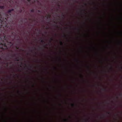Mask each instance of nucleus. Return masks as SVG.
I'll return each instance as SVG.
<instances>
[{
    "mask_svg": "<svg viewBox=\"0 0 122 122\" xmlns=\"http://www.w3.org/2000/svg\"><path fill=\"white\" fill-rule=\"evenodd\" d=\"M51 16L50 15H48L47 16H46V17L47 18V19L48 18H50Z\"/></svg>",
    "mask_w": 122,
    "mask_h": 122,
    "instance_id": "obj_6",
    "label": "nucleus"
},
{
    "mask_svg": "<svg viewBox=\"0 0 122 122\" xmlns=\"http://www.w3.org/2000/svg\"><path fill=\"white\" fill-rule=\"evenodd\" d=\"M54 23H55L56 22H54Z\"/></svg>",
    "mask_w": 122,
    "mask_h": 122,
    "instance_id": "obj_48",
    "label": "nucleus"
},
{
    "mask_svg": "<svg viewBox=\"0 0 122 122\" xmlns=\"http://www.w3.org/2000/svg\"><path fill=\"white\" fill-rule=\"evenodd\" d=\"M76 61L77 62H78L79 61V60L78 59L76 60Z\"/></svg>",
    "mask_w": 122,
    "mask_h": 122,
    "instance_id": "obj_20",
    "label": "nucleus"
},
{
    "mask_svg": "<svg viewBox=\"0 0 122 122\" xmlns=\"http://www.w3.org/2000/svg\"><path fill=\"white\" fill-rule=\"evenodd\" d=\"M23 59V58L22 57L21 58H20V60H21V61H22Z\"/></svg>",
    "mask_w": 122,
    "mask_h": 122,
    "instance_id": "obj_16",
    "label": "nucleus"
},
{
    "mask_svg": "<svg viewBox=\"0 0 122 122\" xmlns=\"http://www.w3.org/2000/svg\"><path fill=\"white\" fill-rule=\"evenodd\" d=\"M75 29L77 30H78V31L79 32L80 30H79V29H77V28H75Z\"/></svg>",
    "mask_w": 122,
    "mask_h": 122,
    "instance_id": "obj_11",
    "label": "nucleus"
},
{
    "mask_svg": "<svg viewBox=\"0 0 122 122\" xmlns=\"http://www.w3.org/2000/svg\"><path fill=\"white\" fill-rule=\"evenodd\" d=\"M60 106H61V104H60Z\"/></svg>",
    "mask_w": 122,
    "mask_h": 122,
    "instance_id": "obj_44",
    "label": "nucleus"
},
{
    "mask_svg": "<svg viewBox=\"0 0 122 122\" xmlns=\"http://www.w3.org/2000/svg\"><path fill=\"white\" fill-rule=\"evenodd\" d=\"M64 15H63V14H62V17L63 18L64 17Z\"/></svg>",
    "mask_w": 122,
    "mask_h": 122,
    "instance_id": "obj_12",
    "label": "nucleus"
},
{
    "mask_svg": "<svg viewBox=\"0 0 122 122\" xmlns=\"http://www.w3.org/2000/svg\"><path fill=\"white\" fill-rule=\"evenodd\" d=\"M60 43L61 45V46H63V43L61 41H60Z\"/></svg>",
    "mask_w": 122,
    "mask_h": 122,
    "instance_id": "obj_8",
    "label": "nucleus"
},
{
    "mask_svg": "<svg viewBox=\"0 0 122 122\" xmlns=\"http://www.w3.org/2000/svg\"><path fill=\"white\" fill-rule=\"evenodd\" d=\"M40 39H41V42L42 43H45L44 41V40H42L41 38H40Z\"/></svg>",
    "mask_w": 122,
    "mask_h": 122,
    "instance_id": "obj_4",
    "label": "nucleus"
},
{
    "mask_svg": "<svg viewBox=\"0 0 122 122\" xmlns=\"http://www.w3.org/2000/svg\"><path fill=\"white\" fill-rule=\"evenodd\" d=\"M15 60L17 61H19V57H16L15 58Z\"/></svg>",
    "mask_w": 122,
    "mask_h": 122,
    "instance_id": "obj_5",
    "label": "nucleus"
},
{
    "mask_svg": "<svg viewBox=\"0 0 122 122\" xmlns=\"http://www.w3.org/2000/svg\"><path fill=\"white\" fill-rule=\"evenodd\" d=\"M85 121L86 122L87 121V120H85Z\"/></svg>",
    "mask_w": 122,
    "mask_h": 122,
    "instance_id": "obj_38",
    "label": "nucleus"
},
{
    "mask_svg": "<svg viewBox=\"0 0 122 122\" xmlns=\"http://www.w3.org/2000/svg\"><path fill=\"white\" fill-rule=\"evenodd\" d=\"M47 44H46V46H47Z\"/></svg>",
    "mask_w": 122,
    "mask_h": 122,
    "instance_id": "obj_46",
    "label": "nucleus"
},
{
    "mask_svg": "<svg viewBox=\"0 0 122 122\" xmlns=\"http://www.w3.org/2000/svg\"><path fill=\"white\" fill-rule=\"evenodd\" d=\"M17 40L19 41V39H17Z\"/></svg>",
    "mask_w": 122,
    "mask_h": 122,
    "instance_id": "obj_33",
    "label": "nucleus"
},
{
    "mask_svg": "<svg viewBox=\"0 0 122 122\" xmlns=\"http://www.w3.org/2000/svg\"><path fill=\"white\" fill-rule=\"evenodd\" d=\"M21 49V50H22V51H24V50L23 49Z\"/></svg>",
    "mask_w": 122,
    "mask_h": 122,
    "instance_id": "obj_28",
    "label": "nucleus"
},
{
    "mask_svg": "<svg viewBox=\"0 0 122 122\" xmlns=\"http://www.w3.org/2000/svg\"><path fill=\"white\" fill-rule=\"evenodd\" d=\"M119 95L120 96H122V94H120Z\"/></svg>",
    "mask_w": 122,
    "mask_h": 122,
    "instance_id": "obj_23",
    "label": "nucleus"
},
{
    "mask_svg": "<svg viewBox=\"0 0 122 122\" xmlns=\"http://www.w3.org/2000/svg\"><path fill=\"white\" fill-rule=\"evenodd\" d=\"M50 39H51V41H49L50 42V43H51V41H53V39L52 38H51Z\"/></svg>",
    "mask_w": 122,
    "mask_h": 122,
    "instance_id": "obj_10",
    "label": "nucleus"
},
{
    "mask_svg": "<svg viewBox=\"0 0 122 122\" xmlns=\"http://www.w3.org/2000/svg\"><path fill=\"white\" fill-rule=\"evenodd\" d=\"M5 59H6V58H5Z\"/></svg>",
    "mask_w": 122,
    "mask_h": 122,
    "instance_id": "obj_52",
    "label": "nucleus"
},
{
    "mask_svg": "<svg viewBox=\"0 0 122 122\" xmlns=\"http://www.w3.org/2000/svg\"><path fill=\"white\" fill-rule=\"evenodd\" d=\"M15 54L14 55L12 56V57H15Z\"/></svg>",
    "mask_w": 122,
    "mask_h": 122,
    "instance_id": "obj_19",
    "label": "nucleus"
},
{
    "mask_svg": "<svg viewBox=\"0 0 122 122\" xmlns=\"http://www.w3.org/2000/svg\"><path fill=\"white\" fill-rule=\"evenodd\" d=\"M22 10H20V12L21 13V12H22Z\"/></svg>",
    "mask_w": 122,
    "mask_h": 122,
    "instance_id": "obj_22",
    "label": "nucleus"
},
{
    "mask_svg": "<svg viewBox=\"0 0 122 122\" xmlns=\"http://www.w3.org/2000/svg\"><path fill=\"white\" fill-rule=\"evenodd\" d=\"M82 10H83V11H85V10H82Z\"/></svg>",
    "mask_w": 122,
    "mask_h": 122,
    "instance_id": "obj_41",
    "label": "nucleus"
},
{
    "mask_svg": "<svg viewBox=\"0 0 122 122\" xmlns=\"http://www.w3.org/2000/svg\"><path fill=\"white\" fill-rule=\"evenodd\" d=\"M27 0V1L29 2H30L31 1V0Z\"/></svg>",
    "mask_w": 122,
    "mask_h": 122,
    "instance_id": "obj_18",
    "label": "nucleus"
},
{
    "mask_svg": "<svg viewBox=\"0 0 122 122\" xmlns=\"http://www.w3.org/2000/svg\"><path fill=\"white\" fill-rule=\"evenodd\" d=\"M54 68H55V69H56V68L55 67H54Z\"/></svg>",
    "mask_w": 122,
    "mask_h": 122,
    "instance_id": "obj_42",
    "label": "nucleus"
},
{
    "mask_svg": "<svg viewBox=\"0 0 122 122\" xmlns=\"http://www.w3.org/2000/svg\"><path fill=\"white\" fill-rule=\"evenodd\" d=\"M64 121L65 122H67V120L66 119H65L64 120Z\"/></svg>",
    "mask_w": 122,
    "mask_h": 122,
    "instance_id": "obj_17",
    "label": "nucleus"
},
{
    "mask_svg": "<svg viewBox=\"0 0 122 122\" xmlns=\"http://www.w3.org/2000/svg\"><path fill=\"white\" fill-rule=\"evenodd\" d=\"M88 68L89 69V67L88 66Z\"/></svg>",
    "mask_w": 122,
    "mask_h": 122,
    "instance_id": "obj_40",
    "label": "nucleus"
},
{
    "mask_svg": "<svg viewBox=\"0 0 122 122\" xmlns=\"http://www.w3.org/2000/svg\"><path fill=\"white\" fill-rule=\"evenodd\" d=\"M25 65L26 66V64H25Z\"/></svg>",
    "mask_w": 122,
    "mask_h": 122,
    "instance_id": "obj_43",
    "label": "nucleus"
},
{
    "mask_svg": "<svg viewBox=\"0 0 122 122\" xmlns=\"http://www.w3.org/2000/svg\"><path fill=\"white\" fill-rule=\"evenodd\" d=\"M14 10L13 9H11L8 10L7 11V13L8 14H9L10 15H11L10 13H11V12L14 11Z\"/></svg>",
    "mask_w": 122,
    "mask_h": 122,
    "instance_id": "obj_2",
    "label": "nucleus"
},
{
    "mask_svg": "<svg viewBox=\"0 0 122 122\" xmlns=\"http://www.w3.org/2000/svg\"><path fill=\"white\" fill-rule=\"evenodd\" d=\"M85 4V5H86V4Z\"/></svg>",
    "mask_w": 122,
    "mask_h": 122,
    "instance_id": "obj_39",
    "label": "nucleus"
},
{
    "mask_svg": "<svg viewBox=\"0 0 122 122\" xmlns=\"http://www.w3.org/2000/svg\"><path fill=\"white\" fill-rule=\"evenodd\" d=\"M110 69H112V67Z\"/></svg>",
    "mask_w": 122,
    "mask_h": 122,
    "instance_id": "obj_35",
    "label": "nucleus"
},
{
    "mask_svg": "<svg viewBox=\"0 0 122 122\" xmlns=\"http://www.w3.org/2000/svg\"><path fill=\"white\" fill-rule=\"evenodd\" d=\"M107 113L108 114H110V113L109 112H107Z\"/></svg>",
    "mask_w": 122,
    "mask_h": 122,
    "instance_id": "obj_24",
    "label": "nucleus"
},
{
    "mask_svg": "<svg viewBox=\"0 0 122 122\" xmlns=\"http://www.w3.org/2000/svg\"><path fill=\"white\" fill-rule=\"evenodd\" d=\"M0 8L1 9H4L5 6H0Z\"/></svg>",
    "mask_w": 122,
    "mask_h": 122,
    "instance_id": "obj_3",
    "label": "nucleus"
},
{
    "mask_svg": "<svg viewBox=\"0 0 122 122\" xmlns=\"http://www.w3.org/2000/svg\"><path fill=\"white\" fill-rule=\"evenodd\" d=\"M9 54H8L7 55V57H9Z\"/></svg>",
    "mask_w": 122,
    "mask_h": 122,
    "instance_id": "obj_27",
    "label": "nucleus"
},
{
    "mask_svg": "<svg viewBox=\"0 0 122 122\" xmlns=\"http://www.w3.org/2000/svg\"><path fill=\"white\" fill-rule=\"evenodd\" d=\"M18 71H20L19 69H18Z\"/></svg>",
    "mask_w": 122,
    "mask_h": 122,
    "instance_id": "obj_26",
    "label": "nucleus"
},
{
    "mask_svg": "<svg viewBox=\"0 0 122 122\" xmlns=\"http://www.w3.org/2000/svg\"><path fill=\"white\" fill-rule=\"evenodd\" d=\"M31 12L33 13L34 12V9H32L30 10Z\"/></svg>",
    "mask_w": 122,
    "mask_h": 122,
    "instance_id": "obj_7",
    "label": "nucleus"
},
{
    "mask_svg": "<svg viewBox=\"0 0 122 122\" xmlns=\"http://www.w3.org/2000/svg\"><path fill=\"white\" fill-rule=\"evenodd\" d=\"M22 63H21V65H22Z\"/></svg>",
    "mask_w": 122,
    "mask_h": 122,
    "instance_id": "obj_36",
    "label": "nucleus"
},
{
    "mask_svg": "<svg viewBox=\"0 0 122 122\" xmlns=\"http://www.w3.org/2000/svg\"><path fill=\"white\" fill-rule=\"evenodd\" d=\"M84 24H85V23H84Z\"/></svg>",
    "mask_w": 122,
    "mask_h": 122,
    "instance_id": "obj_51",
    "label": "nucleus"
},
{
    "mask_svg": "<svg viewBox=\"0 0 122 122\" xmlns=\"http://www.w3.org/2000/svg\"><path fill=\"white\" fill-rule=\"evenodd\" d=\"M38 11L39 12H40V10H38Z\"/></svg>",
    "mask_w": 122,
    "mask_h": 122,
    "instance_id": "obj_29",
    "label": "nucleus"
},
{
    "mask_svg": "<svg viewBox=\"0 0 122 122\" xmlns=\"http://www.w3.org/2000/svg\"><path fill=\"white\" fill-rule=\"evenodd\" d=\"M7 65H8V63H7Z\"/></svg>",
    "mask_w": 122,
    "mask_h": 122,
    "instance_id": "obj_47",
    "label": "nucleus"
},
{
    "mask_svg": "<svg viewBox=\"0 0 122 122\" xmlns=\"http://www.w3.org/2000/svg\"><path fill=\"white\" fill-rule=\"evenodd\" d=\"M60 61H61V57H60Z\"/></svg>",
    "mask_w": 122,
    "mask_h": 122,
    "instance_id": "obj_32",
    "label": "nucleus"
},
{
    "mask_svg": "<svg viewBox=\"0 0 122 122\" xmlns=\"http://www.w3.org/2000/svg\"><path fill=\"white\" fill-rule=\"evenodd\" d=\"M102 90L105 91L106 90V89L105 88L104 89H102Z\"/></svg>",
    "mask_w": 122,
    "mask_h": 122,
    "instance_id": "obj_15",
    "label": "nucleus"
},
{
    "mask_svg": "<svg viewBox=\"0 0 122 122\" xmlns=\"http://www.w3.org/2000/svg\"><path fill=\"white\" fill-rule=\"evenodd\" d=\"M1 60V58L0 57V61Z\"/></svg>",
    "mask_w": 122,
    "mask_h": 122,
    "instance_id": "obj_34",
    "label": "nucleus"
},
{
    "mask_svg": "<svg viewBox=\"0 0 122 122\" xmlns=\"http://www.w3.org/2000/svg\"><path fill=\"white\" fill-rule=\"evenodd\" d=\"M30 68H31L32 67V66H30Z\"/></svg>",
    "mask_w": 122,
    "mask_h": 122,
    "instance_id": "obj_25",
    "label": "nucleus"
},
{
    "mask_svg": "<svg viewBox=\"0 0 122 122\" xmlns=\"http://www.w3.org/2000/svg\"><path fill=\"white\" fill-rule=\"evenodd\" d=\"M34 49H35L36 48H34Z\"/></svg>",
    "mask_w": 122,
    "mask_h": 122,
    "instance_id": "obj_49",
    "label": "nucleus"
},
{
    "mask_svg": "<svg viewBox=\"0 0 122 122\" xmlns=\"http://www.w3.org/2000/svg\"><path fill=\"white\" fill-rule=\"evenodd\" d=\"M60 96H61V95L60 94Z\"/></svg>",
    "mask_w": 122,
    "mask_h": 122,
    "instance_id": "obj_37",
    "label": "nucleus"
},
{
    "mask_svg": "<svg viewBox=\"0 0 122 122\" xmlns=\"http://www.w3.org/2000/svg\"><path fill=\"white\" fill-rule=\"evenodd\" d=\"M6 17H7V18H8V17L9 16L8 15L6 14Z\"/></svg>",
    "mask_w": 122,
    "mask_h": 122,
    "instance_id": "obj_14",
    "label": "nucleus"
},
{
    "mask_svg": "<svg viewBox=\"0 0 122 122\" xmlns=\"http://www.w3.org/2000/svg\"><path fill=\"white\" fill-rule=\"evenodd\" d=\"M71 106L73 107H74L75 106V105L74 104H71Z\"/></svg>",
    "mask_w": 122,
    "mask_h": 122,
    "instance_id": "obj_9",
    "label": "nucleus"
},
{
    "mask_svg": "<svg viewBox=\"0 0 122 122\" xmlns=\"http://www.w3.org/2000/svg\"><path fill=\"white\" fill-rule=\"evenodd\" d=\"M63 36L65 37H66V36L65 35H64Z\"/></svg>",
    "mask_w": 122,
    "mask_h": 122,
    "instance_id": "obj_21",
    "label": "nucleus"
},
{
    "mask_svg": "<svg viewBox=\"0 0 122 122\" xmlns=\"http://www.w3.org/2000/svg\"><path fill=\"white\" fill-rule=\"evenodd\" d=\"M7 21V19L3 18L1 15L0 13V48L3 50L8 49L7 45L9 44H10V46L13 45V44L10 41V37L6 36L5 34L2 33L1 31L0 28L2 27L3 24L5 27H7L10 28L11 27V25L10 24V26H8Z\"/></svg>",
    "mask_w": 122,
    "mask_h": 122,
    "instance_id": "obj_1",
    "label": "nucleus"
},
{
    "mask_svg": "<svg viewBox=\"0 0 122 122\" xmlns=\"http://www.w3.org/2000/svg\"><path fill=\"white\" fill-rule=\"evenodd\" d=\"M30 51L31 52H32V50H30Z\"/></svg>",
    "mask_w": 122,
    "mask_h": 122,
    "instance_id": "obj_30",
    "label": "nucleus"
},
{
    "mask_svg": "<svg viewBox=\"0 0 122 122\" xmlns=\"http://www.w3.org/2000/svg\"><path fill=\"white\" fill-rule=\"evenodd\" d=\"M21 22H22V20H21Z\"/></svg>",
    "mask_w": 122,
    "mask_h": 122,
    "instance_id": "obj_50",
    "label": "nucleus"
},
{
    "mask_svg": "<svg viewBox=\"0 0 122 122\" xmlns=\"http://www.w3.org/2000/svg\"><path fill=\"white\" fill-rule=\"evenodd\" d=\"M16 48L17 49H19V47H17V46H16Z\"/></svg>",
    "mask_w": 122,
    "mask_h": 122,
    "instance_id": "obj_13",
    "label": "nucleus"
},
{
    "mask_svg": "<svg viewBox=\"0 0 122 122\" xmlns=\"http://www.w3.org/2000/svg\"><path fill=\"white\" fill-rule=\"evenodd\" d=\"M33 86H34V85H33Z\"/></svg>",
    "mask_w": 122,
    "mask_h": 122,
    "instance_id": "obj_45",
    "label": "nucleus"
},
{
    "mask_svg": "<svg viewBox=\"0 0 122 122\" xmlns=\"http://www.w3.org/2000/svg\"><path fill=\"white\" fill-rule=\"evenodd\" d=\"M81 76L82 77V78H83V76L82 75H81Z\"/></svg>",
    "mask_w": 122,
    "mask_h": 122,
    "instance_id": "obj_31",
    "label": "nucleus"
}]
</instances>
